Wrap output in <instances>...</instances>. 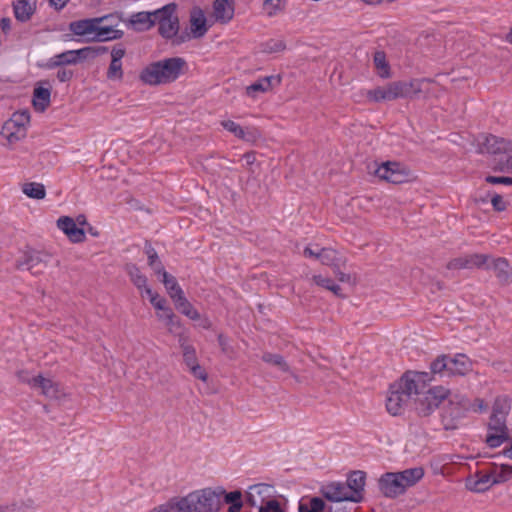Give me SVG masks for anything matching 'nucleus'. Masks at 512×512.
I'll return each instance as SVG.
<instances>
[{"label": "nucleus", "mask_w": 512, "mask_h": 512, "mask_svg": "<svg viewBox=\"0 0 512 512\" xmlns=\"http://www.w3.org/2000/svg\"><path fill=\"white\" fill-rule=\"evenodd\" d=\"M49 1H50V4L54 8H56L57 10H60L68 3L69 0H49Z\"/></svg>", "instance_id": "63"}, {"label": "nucleus", "mask_w": 512, "mask_h": 512, "mask_svg": "<svg viewBox=\"0 0 512 512\" xmlns=\"http://www.w3.org/2000/svg\"><path fill=\"white\" fill-rule=\"evenodd\" d=\"M491 204L493 206V208L496 210V211H504L506 208H507V204L506 202L504 201V199L498 195V194H495L492 199H491Z\"/></svg>", "instance_id": "55"}, {"label": "nucleus", "mask_w": 512, "mask_h": 512, "mask_svg": "<svg viewBox=\"0 0 512 512\" xmlns=\"http://www.w3.org/2000/svg\"><path fill=\"white\" fill-rule=\"evenodd\" d=\"M449 389L443 386H434L423 393V396L416 401V412L421 417L431 415L440 404L449 397Z\"/></svg>", "instance_id": "8"}, {"label": "nucleus", "mask_w": 512, "mask_h": 512, "mask_svg": "<svg viewBox=\"0 0 512 512\" xmlns=\"http://www.w3.org/2000/svg\"><path fill=\"white\" fill-rule=\"evenodd\" d=\"M149 512H191L186 496L174 497L169 501L154 507Z\"/></svg>", "instance_id": "31"}, {"label": "nucleus", "mask_w": 512, "mask_h": 512, "mask_svg": "<svg viewBox=\"0 0 512 512\" xmlns=\"http://www.w3.org/2000/svg\"><path fill=\"white\" fill-rule=\"evenodd\" d=\"M28 384L33 388H39L45 397L56 399L61 395L59 383L50 378H45L42 375H37L28 380Z\"/></svg>", "instance_id": "21"}, {"label": "nucleus", "mask_w": 512, "mask_h": 512, "mask_svg": "<svg viewBox=\"0 0 512 512\" xmlns=\"http://www.w3.org/2000/svg\"><path fill=\"white\" fill-rule=\"evenodd\" d=\"M258 512H284V510L281 508L280 503L274 499L267 502Z\"/></svg>", "instance_id": "54"}, {"label": "nucleus", "mask_w": 512, "mask_h": 512, "mask_svg": "<svg viewBox=\"0 0 512 512\" xmlns=\"http://www.w3.org/2000/svg\"><path fill=\"white\" fill-rule=\"evenodd\" d=\"M508 439V429L506 426V418L491 415L488 424V433L486 435V443L491 448L499 447Z\"/></svg>", "instance_id": "14"}, {"label": "nucleus", "mask_w": 512, "mask_h": 512, "mask_svg": "<svg viewBox=\"0 0 512 512\" xmlns=\"http://www.w3.org/2000/svg\"><path fill=\"white\" fill-rule=\"evenodd\" d=\"M320 494L322 497L330 502H353L351 494L344 482L331 481L321 486Z\"/></svg>", "instance_id": "16"}, {"label": "nucleus", "mask_w": 512, "mask_h": 512, "mask_svg": "<svg viewBox=\"0 0 512 512\" xmlns=\"http://www.w3.org/2000/svg\"><path fill=\"white\" fill-rule=\"evenodd\" d=\"M448 402L441 412V423L445 430H455L469 412H483L487 410L484 400L476 398L470 400L460 394L449 395Z\"/></svg>", "instance_id": "2"}, {"label": "nucleus", "mask_w": 512, "mask_h": 512, "mask_svg": "<svg viewBox=\"0 0 512 512\" xmlns=\"http://www.w3.org/2000/svg\"><path fill=\"white\" fill-rule=\"evenodd\" d=\"M424 476L421 467H414L401 472H387L379 479V489L385 497L396 498L407 488L414 486Z\"/></svg>", "instance_id": "4"}, {"label": "nucleus", "mask_w": 512, "mask_h": 512, "mask_svg": "<svg viewBox=\"0 0 512 512\" xmlns=\"http://www.w3.org/2000/svg\"><path fill=\"white\" fill-rule=\"evenodd\" d=\"M208 30L207 19L204 12L195 8L190 14V32L193 38H200L206 34Z\"/></svg>", "instance_id": "30"}, {"label": "nucleus", "mask_w": 512, "mask_h": 512, "mask_svg": "<svg viewBox=\"0 0 512 512\" xmlns=\"http://www.w3.org/2000/svg\"><path fill=\"white\" fill-rule=\"evenodd\" d=\"M156 23L159 26V33L166 39L177 35L179 20L176 15V6L169 4L156 10Z\"/></svg>", "instance_id": "10"}, {"label": "nucleus", "mask_w": 512, "mask_h": 512, "mask_svg": "<svg viewBox=\"0 0 512 512\" xmlns=\"http://www.w3.org/2000/svg\"><path fill=\"white\" fill-rule=\"evenodd\" d=\"M190 373L195 377L196 379L201 380L202 382H207L208 380V373L206 370L200 366L199 363L191 366L188 368Z\"/></svg>", "instance_id": "51"}, {"label": "nucleus", "mask_w": 512, "mask_h": 512, "mask_svg": "<svg viewBox=\"0 0 512 512\" xmlns=\"http://www.w3.org/2000/svg\"><path fill=\"white\" fill-rule=\"evenodd\" d=\"M170 297L172 298L176 309L180 313L190 318L191 320H198L200 318V314L187 300L183 290H172V292L170 293Z\"/></svg>", "instance_id": "23"}, {"label": "nucleus", "mask_w": 512, "mask_h": 512, "mask_svg": "<svg viewBox=\"0 0 512 512\" xmlns=\"http://www.w3.org/2000/svg\"><path fill=\"white\" fill-rule=\"evenodd\" d=\"M95 54V50L91 47H85L78 50H68L54 55L51 58V64L52 66L76 64L82 59L95 56Z\"/></svg>", "instance_id": "17"}, {"label": "nucleus", "mask_w": 512, "mask_h": 512, "mask_svg": "<svg viewBox=\"0 0 512 512\" xmlns=\"http://www.w3.org/2000/svg\"><path fill=\"white\" fill-rule=\"evenodd\" d=\"M511 409V400L506 395H501L496 397L493 407H492V414L496 415L502 418H507V415L509 414Z\"/></svg>", "instance_id": "39"}, {"label": "nucleus", "mask_w": 512, "mask_h": 512, "mask_svg": "<svg viewBox=\"0 0 512 512\" xmlns=\"http://www.w3.org/2000/svg\"><path fill=\"white\" fill-rule=\"evenodd\" d=\"M51 100V85L47 81L39 82L34 88L32 103L36 111L44 112Z\"/></svg>", "instance_id": "22"}, {"label": "nucleus", "mask_w": 512, "mask_h": 512, "mask_svg": "<svg viewBox=\"0 0 512 512\" xmlns=\"http://www.w3.org/2000/svg\"><path fill=\"white\" fill-rule=\"evenodd\" d=\"M472 369V361L465 354L458 353L454 357L449 356L448 376H464Z\"/></svg>", "instance_id": "25"}, {"label": "nucleus", "mask_w": 512, "mask_h": 512, "mask_svg": "<svg viewBox=\"0 0 512 512\" xmlns=\"http://www.w3.org/2000/svg\"><path fill=\"white\" fill-rule=\"evenodd\" d=\"M339 280H340V282H342L344 284L351 285V286H355L358 284L356 277L351 276L350 274L340 273Z\"/></svg>", "instance_id": "60"}, {"label": "nucleus", "mask_w": 512, "mask_h": 512, "mask_svg": "<svg viewBox=\"0 0 512 512\" xmlns=\"http://www.w3.org/2000/svg\"><path fill=\"white\" fill-rule=\"evenodd\" d=\"M367 98L373 102L392 101L390 83L384 87H377L367 92Z\"/></svg>", "instance_id": "40"}, {"label": "nucleus", "mask_w": 512, "mask_h": 512, "mask_svg": "<svg viewBox=\"0 0 512 512\" xmlns=\"http://www.w3.org/2000/svg\"><path fill=\"white\" fill-rule=\"evenodd\" d=\"M285 44L282 40H270L265 44L264 51L269 53L280 52L284 50Z\"/></svg>", "instance_id": "53"}, {"label": "nucleus", "mask_w": 512, "mask_h": 512, "mask_svg": "<svg viewBox=\"0 0 512 512\" xmlns=\"http://www.w3.org/2000/svg\"><path fill=\"white\" fill-rule=\"evenodd\" d=\"M217 493L221 494V503L225 502L226 504H233L243 502L242 493L239 490L227 493L224 489L219 488L217 489Z\"/></svg>", "instance_id": "48"}, {"label": "nucleus", "mask_w": 512, "mask_h": 512, "mask_svg": "<svg viewBox=\"0 0 512 512\" xmlns=\"http://www.w3.org/2000/svg\"><path fill=\"white\" fill-rule=\"evenodd\" d=\"M157 318L163 321L170 333H176V330L181 327L180 321L176 318L170 306H167L156 312Z\"/></svg>", "instance_id": "37"}, {"label": "nucleus", "mask_w": 512, "mask_h": 512, "mask_svg": "<svg viewBox=\"0 0 512 512\" xmlns=\"http://www.w3.org/2000/svg\"><path fill=\"white\" fill-rule=\"evenodd\" d=\"M492 269L496 276L502 280H508L510 268L508 262L503 258L490 259L484 254H470L453 259L449 262V269H473V268Z\"/></svg>", "instance_id": "5"}, {"label": "nucleus", "mask_w": 512, "mask_h": 512, "mask_svg": "<svg viewBox=\"0 0 512 512\" xmlns=\"http://www.w3.org/2000/svg\"><path fill=\"white\" fill-rule=\"evenodd\" d=\"M314 283L317 286H320L321 288H336L334 284L331 283V281L327 278L322 277L321 275L314 277Z\"/></svg>", "instance_id": "59"}, {"label": "nucleus", "mask_w": 512, "mask_h": 512, "mask_svg": "<svg viewBox=\"0 0 512 512\" xmlns=\"http://www.w3.org/2000/svg\"><path fill=\"white\" fill-rule=\"evenodd\" d=\"M145 253L148 258L149 266L159 275V277H161V281L165 287L175 288L177 284L176 279L163 269L162 263L155 249L151 245H146Z\"/></svg>", "instance_id": "20"}, {"label": "nucleus", "mask_w": 512, "mask_h": 512, "mask_svg": "<svg viewBox=\"0 0 512 512\" xmlns=\"http://www.w3.org/2000/svg\"><path fill=\"white\" fill-rule=\"evenodd\" d=\"M130 22L137 30H148L156 24V10L136 13L131 16Z\"/></svg>", "instance_id": "34"}, {"label": "nucleus", "mask_w": 512, "mask_h": 512, "mask_svg": "<svg viewBox=\"0 0 512 512\" xmlns=\"http://www.w3.org/2000/svg\"><path fill=\"white\" fill-rule=\"evenodd\" d=\"M178 342L182 349V352L185 351V347H193L191 344H189L188 337L183 333L178 334Z\"/></svg>", "instance_id": "62"}, {"label": "nucleus", "mask_w": 512, "mask_h": 512, "mask_svg": "<svg viewBox=\"0 0 512 512\" xmlns=\"http://www.w3.org/2000/svg\"><path fill=\"white\" fill-rule=\"evenodd\" d=\"M281 77L279 75H270L256 80L246 87V94L255 98L258 93H265L272 89L274 85H279Z\"/></svg>", "instance_id": "26"}, {"label": "nucleus", "mask_w": 512, "mask_h": 512, "mask_svg": "<svg viewBox=\"0 0 512 512\" xmlns=\"http://www.w3.org/2000/svg\"><path fill=\"white\" fill-rule=\"evenodd\" d=\"M262 360L270 365L277 366L282 372H290V367L288 363L280 354L266 352L262 355Z\"/></svg>", "instance_id": "43"}, {"label": "nucleus", "mask_w": 512, "mask_h": 512, "mask_svg": "<svg viewBox=\"0 0 512 512\" xmlns=\"http://www.w3.org/2000/svg\"><path fill=\"white\" fill-rule=\"evenodd\" d=\"M393 100L403 98L402 81H395L390 83Z\"/></svg>", "instance_id": "56"}, {"label": "nucleus", "mask_w": 512, "mask_h": 512, "mask_svg": "<svg viewBox=\"0 0 512 512\" xmlns=\"http://www.w3.org/2000/svg\"><path fill=\"white\" fill-rule=\"evenodd\" d=\"M126 269H127V272L129 274L131 280L133 281L134 285L137 288H142L143 286H145L146 278L140 272V270L137 266H135L133 264H129V265H127Z\"/></svg>", "instance_id": "47"}, {"label": "nucleus", "mask_w": 512, "mask_h": 512, "mask_svg": "<svg viewBox=\"0 0 512 512\" xmlns=\"http://www.w3.org/2000/svg\"><path fill=\"white\" fill-rule=\"evenodd\" d=\"M191 512H217L221 506V494L205 488L186 495Z\"/></svg>", "instance_id": "7"}, {"label": "nucleus", "mask_w": 512, "mask_h": 512, "mask_svg": "<svg viewBox=\"0 0 512 512\" xmlns=\"http://www.w3.org/2000/svg\"><path fill=\"white\" fill-rule=\"evenodd\" d=\"M213 17L215 21L222 24L229 23L234 17V0H215Z\"/></svg>", "instance_id": "27"}, {"label": "nucleus", "mask_w": 512, "mask_h": 512, "mask_svg": "<svg viewBox=\"0 0 512 512\" xmlns=\"http://www.w3.org/2000/svg\"><path fill=\"white\" fill-rule=\"evenodd\" d=\"M403 98H412L421 92V81H402Z\"/></svg>", "instance_id": "46"}, {"label": "nucleus", "mask_w": 512, "mask_h": 512, "mask_svg": "<svg viewBox=\"0 0 512 512\" xmlns=\"http://www.w3.org/2000/svg\"><path fill=\"white\" fill-rule=\"evenodd\" d=\"M143 298H148L152 306L156 309V311H159L168 305V302L165 298L161 297L157 290H144V293L142 294Z\"/></svg>", "instance_id": "44"}, {"label": "nucleus", "mask_w": 512, "mask_h": 512, "mask_svg": "<svg viewBox=\"0 0 512 512\" xmlns=\"http://www.w3.org/2000/svg\"><path fill=\"white\" fill-rule=\"evenodd\" d=\"M486 181L491 184L512 185V177L487 176Z\"/></svg>", "instance_id": "58"}, {"label": "nucleus", "mask_w": 512, "mask_h": 512, "mask_svg": "<svg viewBox=\"0 0 512 512\" xmlns=\"http://www.w3.org/2000/svg\"><path fill=\"white\" fill-rule=\"evenodd\" d=\"M374 175L381 180L400 184L410 179L411 172L405 165L399 162L387 161L377 166L374 170Z\"/></svg>", "instance_id": "9"}, {"label": "nucleus", "mask_w": 512, "mask_h": 512, "mask_svg": "<svg viewBox=\"0 0 512 512\" xmlns=\"http://www.w3.org/2000/svg\"><path fill=\"white\" fill-rule=\"evenodd\" d=\"M125 49L122 46L114 47L111 51V62L107 70V78L112 81H121L123 78L122 58Z\"/></svg>", "instance_id": "24"}, {"label": "nucleus", "mask_w": 512, "mask_h": 512, "mask_svg": "<svg viewBox=\"0 0 512 512\" xmlns=\"http://www.w3.org/2000/svg\"><path fill=\"white\" fill-rule=\"evenodd\" d=\"M30 122L31 117L27 110L14 112L1 127L0 135L5 145L13 147L23 141L27 137Z\"/></svg>", "instance_id": "6"}, {"label": "nucleus", "mask_w": 512, "mask_h": 512, "mask_svg": "<svg viewBox=\"0 0 512 512\" xmlns=\"http://www.w3.org/2000/svg\"><path fill=\"white\" fill-rule=\"evenodd\" d=\"M338 253L331 248H322L317 260L325 265H333L338 259Z\"/></svg>", "instance_id": "49"}, {"label": "nucleus", "mask_w": 512, "mask_h": 512, "mask_svg": "<svg viewBox=\"0 0 512 512\" xmlns=\"http://www.w3.org/2000/svg\"><path fill=\"white\" fill-rule=\"evenodd\" d=\"M221 126L232 133L235 137L246 140V141H254L256 138L260 136L258 130L252 128L244 129L238 123L232 120H223L221 121Z\"/></svg>", "instance_id": "29"}, {"label": "nucleus", "mask_w": 512, "mask_h": 512, "mask_svg": "<svg viewBox=\"0 0 512 512\" xmlns=\"http://www.w3.org/2000/svg\"><path fill=\"white\" fill-rule=\"evenodd\" d=\"M123 35V32L116 29L113 25H105L104 22H100L97 25V29L95 31L94 40L95 41H110L114 39H119Z\"/></svg>", "instance_id": "35"}, {"label": "nucleus", "mask_w": 512, "mask_h": 512, "mask_svg": "<svg viewBox=\"0 0 512 512\" xmlns=\"http://www.w3.org/2000/svg\"><path fill=\"white\" fill-rule=\"evenodd\" d=\"M86 224V219L83 215L74 220L69 216H61L56 222L57 228L62 231L72 243H81L86 239V233L82 227L78 225Z\"/></svg>", "instance_id": "13"}, {"label": "nucleus", "mask_w": 512, "mask_h": 512, "mask_svg": "<svg viewBox=\"0 0 512 512\" xmlns=\"http://www.w3.org/2000/svg\"><path fill=\"white\" fill-rule=\"evenodd\" d=\"M448 368H449V356L448 355H440L436 359H434L430 364L429 373L430 376L432 374H439L441 376H448ZM433 379V377H431Z\"/></svg>", "instance_id": "41"}, {"label": "nucleus", "mask_w": 512, "mask_h": 512, "mask_svg": "<svg viewBox=\"0 0 512 512\" xmlns=\"http://www.w3.org/2000/svg\"><path fill=\"white\" fill-rule=\"evenodd\" d=\"M344 483L353 498V503L362 502L364 499L366 473L361 470L352 471L349 473L347 480Z\"/></svg>", "instance_id": "18"}, {"label": "nucleus", "mask_w": 512, "mask_h": 512, "mask_svg": "<svg viewBox=\"0 0 512 512\" xmlns=\"http://www.w3.org/2000/svg\"><path fill=\"white\" fill-rule=\"evenodd\" d=\"M13 9L16 19L21 22H26L36 10V0H15Z\"/></svg>", "instance_id": "32"}, {"label": "nucleus", "mask_w": 512, "mask_h": 512, "mask_svg": "<svg viewBox=\"0 0 512 512\" xmlns=\"http://www.w3.org/2000/svg\"><path fill=\"white\" fill-rule=\"evenodd\" d=\"M432 382L429 372L406 371L389 387L386 409L392 416L401 415L414 395L424 392Z\"/></svg>", "instance_id": "1"}, {"label": "nucleus", "mask_w": 512, "mask_h": 512, "mask_svg": "<svg viewBox=\"0 0 512 512\" xmlns=\"http://www.w3.org/2000/svg\"><path fill=\"white\" fill-rule=\"evenodd\" d=\"M228 512H240L243 502L229 504Z\"/></svg>", "instance_id": "64"}, {"label": "nucleus", "mask_w": 512, "mask_h": 512, "mask_svg": "<svg viewBox=\"0 0 512 512\" xmlns=\"http://www.w3.org/2000/svg\"><path fill=\"white\" fill-rule=\"evenodd\" d=\"M325 500L323 497L304 496L298 503V512H323Z\"/></svg>", "instance_id": "33"}, {"label": "nucleus", "mask_w": 512, "mask_h": 512, "mask_svg": "<svg viewBox=\"0 0 512 512\" xmlns=\"http://www.w3.org/2000/svg\"><path fill=\"white\" fill-rule=\"evenodd\" d=\"M496 484L504 483L512 478V465H501L491 470Z\"/></svg>", "instance_id": "45"}, {"label": "nucleus", "mask_w": 512, "mask_h": 512, "mask_svg": "<svg viewBox=\"0 0 512 512\" xmlns=\"http://www.w3.org/2000/svg\"><path fill=\"white\" fill-rule=\"evenodd\" d=\"M466 485L470 491L481 493L489 490L493 485H496V482H494L492 471L478 472L475 474L474 478L467 481Z\"/></svg>", "instance_id": "28"}, {"label": "nucleus", "mask_w": 512, "mask_h": 512, "mask_svg": "<svg viewBox=\"0 0 512 512\" xmlns=\"http://www.w3.org/2000/svg\"><path fill=\"white\" fill-rule=\"evenodd\" d=\"M109 17L110 16H104L73 21L70 23L69 29L73 34L77 36H85L91 40H94L97 25L100 22H105Z\"/></svg>", "instance_id": "19"}, {"label": "nucleus", "mask_w": 512, "mask_h": 512, "mask_svg": "<svg viewBox=\"0 0 512 512\" xmlns=\"http://www.w3.org/2000/svg\"><path fill=\"white\" fill-rule=\"evenodd\" d=\"M22 192L28 198L42 200L46 197V189L42 183L27 182L22 185Z\"/></svg>", "instance_id": "38"}, {"label": "nucleus", "mask_w": 512, "mask_h": 512, "mask_svg": "<svg viewBox=\"0 0 512 512\" xmlns=\"http://www.w3.org/2000/svg\"><path fill=\"white\" fill-rule=\"evenodd\" d=\"M374 68L377 75L382 79H388L391 77V67L387 56L383 51H376L373 56Z\"/></svg>", "instance_id": "36"}, {"label": "nucleus", "mask_w": 512, "mask_h": 512, "mask_svg": "<svg viewBox=\"0 0 512 512\" xmlns=\"http://www.w3.org/2000/svg\"><path fill=\"white\" fill-rule=\"evenodd\" d=\"M496 170L512 174V156L501 158L497 163Z\"/></svg>", "instance_id": "52"}, {"label": "nucleus", "mask_w": 512, "mask_h": 512, "mask_svg": "<svg viewBox=\"0 0 512 512\" xmlns=\"http://www.w3.org/2000/svg\"><path fill=\"white\" fill-rule=\"evenodd\" d=\"M73 76V72L71 70H67V69H60L58 70L57 72V79L60 81V82H66V81H69Z\"/></svg>", "instance_id": "61"}, {"label": "nucleus", "mask_w": 512, "mask_h": 512, "mask_svg": "<svg viewBox=\"0 0 512 512\" xmlns=\"http://www.w3.org/2000/svg\"><path fill=\"white\" fill-rule=\"evenodd\" d=\"M274 487L266 483H258L248 487L246 491V502L252 507L259 509L270 500H274Z\"/></svg>", "instance_id": "15"}, {"label": "nucleus", "mask_w": 512, "mask_h": 512, "mask_svg": "<svg viewBox=\"0 0 512 512\" xmlns=\"http://www.w3.org/2000/svg\"><path fill=\"white\" fill-rule=\"evenodd\" d=\"M479 153L506 154L512 152V141L494 135H479L475 139Z\"/></svg>", "instance_id": "12"}, {"label": "nucleus", "mask_w": 512, "mask_h": 512, "mask_svg": "<svg viewBox=\"0 0 512 512\" xmlns=\"http://www.w3.org/2000/svg\"><path fill=\"white\" fill-rule=\"evenodd\" d=\"M321 249L322 248L318 247L317 245L316 246H308L304 249L303 254L306 258H311V259L317 260L320 255Z\"/></svg>", "instance_id": "57"}, {"label": "nucleus", "mask_w": 512, "mask_h": 512, "mask_svg": "<svg viewBox=\"0 0 512 512\" xmlns=\"http://www.w3.org/2000/svg\"><path fill=\"white\" fill-rule=\"evenodd\" d=\"M183 360L187 368L198 363L196 350L194 347H185V351L182 352Z\"/></svg>", "instance_id": "50"}, {"label": "nucleus", "mask_w": 512, "mask_h": 512, "mask_svg": "<svg viewBox=\"0 0 512 512\" xmlns=\"http://www.w3.org/2000/svg\"><path fill=\"white\" fill-rule=\"evenodd\" d=\"M286 6V0H264L262 10L268 17H274L281 13Z\"/></svg>", "instance_id": "42"}, {"label": "nucleus", "mask_w": 512, "mask_h": 512, "mask_svg": "<svg viewBox=\"0 0 512 512\" xmlns=\"http://www.w3.org/2000/svg\"><path fill=\"white\" fill-rule=\"evenodd\" d=\"M49 259L50 256L47 253L28 248L20 252L16 259V266L20 270H28L35 274L40 271V268L46 267Z\"/></svg>", "instance_id": "11"}, {"label": "nucleus", "mask_w": 512, "mask_h": 512, "mask_svg": "<svg viewBox=\"0 0 512 512\" xmlns=\"http://www.w3.org/2000/svg\"><path fill=\"white\" fill-rule=\"evenodd\" d=\"M187 68L186 61L181 57L166 58L147 65L140 73V80L148 85L172 83Z\"/></svg>", "instance_id": "3"}]
</instances>
